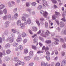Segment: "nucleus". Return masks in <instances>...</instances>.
I'll use <instances>...</instances> for the list:
<instances>
[{"mask_svg":"<svg viewBox=\"0 0 66 66\" xmlns=\"http://www.w3.org/2000/svg\"><path fill=\"white\" fill-rule=\"evenodd\" d=\"M39 39L41 40V41H42V42H44V39L43 38L39 37Z\"/></svg>","mask_w":66,"mask_h":66,"instance_id":"nucleus-41","label":"nucleus"},{"mask_svg":"<svg viewBox=\"0 0 66 66\" xmlns=\"http://www.w3.org/2000/svg\"><path fill=\"white\" fill-rule=\"evenodd\" d=\"M17 9L15 8L13 10V12L14 13H16L17 12Z\"/></svg>","mask_w":66,"mask_h":66,"instance_id":"nucleus-45","label":"nucleus"},{"mask_svg":"<svg viewBox=\"0 0 66 66\" xmlns=\"http://www.w3.org/2000/svg\"><path fill=\"white\" fill-rule=\"evenodd\" d=\"M5 7V5L3 4L0 5V10H3Z\"/></svg>","mask_w":66,"mask_h":66,"instance_id":"nucleus-13","label":"nucleus"},{"mask_svg":"<svg viewBox=\"0 0 66 66\" xmlns=\"http://www.w3.org/2000/svg\"><path fill=\"white\" fill-rule=\"evenodd\" d=\"M61 20L64 22H65V21H66V20H65V17H64V18L61 19Z\"/></svg>","mask_w":66,"mask_h":66,"instance_id":"nucleus-57","label":"nucleus"},{"mask_svg":"<svg viewBox=\"0 0 66 66\" xmlns=\"http://www.w3.org/2000/svg\"><path fill=\"white\" fill-rule=\"evenodd\" d=\"M55 13L57 15H59L60 16V13L57 12H55Z\"/></svg>","mask_w":66,"mask_h":66,"instance_id":"nucleus-56","label":"nucleus"},{"mask_svg":"<svg viewBox=\"0 0 66 66\" xmlns=\"http://www.w3.org/2000/svg\"><path fill=\"white\" fill-rule=\"evenodd\" d=\"M55 54H56V55H57V54H58V52H57V50H55Z\"/></svg>","mask_w":66,"mask_h":66,"instance_id":"nucleus-55","label":"nucleus"},{"mask_svg":"<svg viewBox=\"0 0 66 66\" xmlns=\"http://www.w3.org/2000/svg\"><path fill=\"white\" fill-rule=\"evenodd\" d=\"M5 27L6 28H7L9 26V24H10V22L9 21H7L5 22Z\"/></svg>","mask_w":66,"mask_h":66,"instance_id":"nucleus-8","label":"nucleus"},{"mask_svg":"<svg viewBox=\"0 0 66 66\" xmlns=\"http://www.w3.org/2000/svg\"><path fill=\"white\" fill-rule=\"evenodd\" d=\"M45 27L46 28H47L48 27V23L47 21L45 22Z\"/></svg>","mask_w":66,"mask_h":66,"instance_id":"nucleus-18","label":"nucleus"},{"mask_svg":"<svg viewBox=\"0 0 66 66\" xmlns=\"http://www.w3.org/2000/svg\"><path fill=\"white\" fill-rule=\"evenodd\" d=\"M26 33H25L24 32H23L22 33V36L23 37H25L26 36Z\"/></svg>","mask_w":66,"mask_h":66,"instance_id":"nucleus-33","label":"nucleus"},{"mask_svg":"<svg viewBox=\"0 0 66 66\" xmlns=\"http://www.w3.org/2000/svg\"><path fill=\"white\" fill-rule=\"evenodd\" d=\"M8 20H9V21H11V20H12V18H11V14H9L8 15Z\"/></svg>","mask_w":66,"mask_h":66,"instance_id":"nucleus-16","label":"nucleus"},{"mask_svg":"<svg viewBox=\"0 0 66 66\" xmlns=\"http://www.w3.org/2000/svg\"><path fill=\"white\" fill-rule=\"evenodd\" d=\"M24 59L26 61H29L31 59V58L29 56L25 57Z\"/></svg>","mask_w":66,"mask_h":66,"instance_id":"nucleus-12","label":"nucleus"},{"mask_svg":"<svg viewBox=\"0 0 66 66\" xmlns=\"http://www.w3.org/2000/svg\"><path fill=\"white\" fill-rule=\"evenodd\" d=\"M66 44H64L62 46V47H63V48H66Z\"/></svg>","mask_w":66,"mask_h":66,"instance_id":"nucleus-63","label":"nucleus"},{"mask_svg":"<svg viewBox=\"0 0 66 66\" xmlns=\"http://www.w3.org/2000/svg\"><path fill=\"white\" fill-rule=\"evenodd\" d=\"M16 23L18 26H21V20H18L17 21Z\"/></svg>","mask_w":66,"mask_h":66,"instance_id":"nucleus-6","label":"nucleus"},{"mask_svg":"<svg viewBox=\"0 0 66 66\" xmlns=\"http://www.w3.org/2000/svg\"><path fill=\"white\" fill-rule=\"evenodd\" d=\"M2 43V38L0 37V43Z\"/></svg>","mask_w":66,"mask_h":66,"instance_id":"nucleus-61","label":"nucleus"},{"mask_svg":"<svg viewBox=\"0 0 66 66\" xmlns=\"http://www.w3.org/2000/svg\"><path fill=\"white\" fill-rule=\"evenodd\" d=\"M32 30L34 31H37V28L36 27H33L32 28Z\"/></svg>","mask_w":66,"mask_h":66,"instance_id":"nucleus-17","label":"nucleus"},{"mask_svg":"<svg viewBox=\"0 0 66 66\" xmlns=\"http://www.w3.org/2000/svg\"><path fill=\"white\" fill-rule=\"evenodd\" d=\"M3 14V11L1 10H0V15H2Z\"/></svg>","mask_w":66,"mask_h":66,"instance_id":"nucleus-59","label":"nucleus"},{"mask_svg":"<svg viewBox=\"0 0 66 66\" xmlns=\"http://www.w3.org/2000/svg\"><path fill=\"white\" fill-rule=\"evenodd\" d=\"M49 50V47H46L45 48V52H48V51Z\"/></svg>","mask_w":66,"mask_h":66,"instance_id":"nucleus-31","label":"nucleus"},{"mask_svg":"<svg viewBox=\"0 0 66 66\" xmlns=\"http://www.w3.org/2000/svg\"><path fill=\"white\" fill-rule=\"evenodd\" d=\"M24 15L26 17H28L29 16H30V15H29L28 14H24Z\"/></svg>","mask_w":66,"mask_h":66,"instance_id":"nucleus-53","label":"nucleus"},{"mask_svg":"<svg viewBox=\"0 0 66 66\" xmlns=\"http://www.w3.org/2000/svg\"><path fill=\"white\" fill-rule=\"evenodd\" d=\"M29 31L30 34H33V32H32V31H31L30 30H29Z\"/></svg>","mask_w":66,"mask_h":66,"instance_id":"nucleus-64","label":"nucleus"},{"mask_svg":"<svg viewBox=\"0 0 66 66\" xmlns=\"http://www.w3.org/2000/svg\"><path fill=\"white\" fill-rule=\"evenodd\" d=\"M24 52L25 53H28V49H26L24 50Z\"/></svg>","mask_w":66,"mask_h":66,"instance_id":"nucleus-44","label":"nucleus"},{"mask_svg":"<svg viewBox=\"0 0 66 66\" xmlns=\"http://www.w3.org/2000/svg\"><path fill=\"white\" fill-rule=\"evenodd\" d=\"M36 22L38 26H40V23L37 20L36 21Z\"/></svg>","mask_w":66,"mask_h":66,"instance_id":"nucleus-37","label":"nucleus"},{"mask_svg":"<svg viewBox=\"0 0 66 66\" xmlns=\"http://www.w3.org/2000/svg\"><path fill=\"white\" fill-rule=\"evenodd\" d=\"M37 4V3L35 2H32L31 3V5L33 6H34Z\"/></svg>","mask_w":66,"mask_h":66,"instance_id":"nucleus-32","label":"nucleus"},{"mask_svg":"<svg viewBox=\"0 0 66 66\" xmlns=\"http://www.w3.org/2000/svg\"><path fill=\"white\" fill-rule=\"evenodd\" d=\"M44 66H51L50 65V64H48V63H46L44 65Z\"/></svg>","mask_w":66,"mask_h":66,"instance_id":"nucleus-50","label":"nucleus"},{"mask_svg":"<svg viewBox=\"0 0 66 66\" xmlns=\"http://www.w3.org/2000/svg\"><path fill=\"white\" fill-rule=\"evenodd\" d=\"M10 60V58L8 56L5 57L4 58V62H5L6 61H9Z\"/></svg>","mask_w":66,"mask_h":66,"instance_id":"nucleus-5","label":"nucleus"},{"mask_svg":"<svg viewBox=\"0 0 66 66\" xmlns=\"http://www.w3.org/2000/svg\"><path fill=\"white\" fill-rule=\"evenodd\" d=\"M46 55H47V56L46 57V59L47 61H50V57H49V56L50 55V52H46Z\"/></svg>","mask_w":66,"mask_h":66,"instance_id":"nucleus-3","label":"nucleus"},{"mask_svg":"<svg viewBox=\"0 0 66 66\" xmlns=\"http://www.w3.org/2000/svg\"><path fill=\"white\" fill-rule=\"evenodd\" d=\"M40 20L41 21H44V19L43 18H40Z\"/></svg>","mask_w":66,"mask_h":66,"instance_id":"nucleus-52","label":"nucleus"},{"mask_svg":"<svg viewBox=\"0 0 66 66\" xmlns=\"http://www.w3.org/2000/svg\"><path fill=\"white\" fill-rule=\"evenodd\" d=\"M4 33L5 35H7L8 34V33H9V31L8 30L5 31L4 32Z\"/></svg>","mask_w":66,"mask_h":66,"instance_id":"nucleus-43","label":"nucleus"},{"mask_svg":"<svg viewBox=\"0 0 66 66\" xmlns=\"http://www.w3.org/2000/svg\"><path fill=\"white\" fill-rule=\"evenodd\" d=\"M14 61L15 62H17L18 61V58L17 57H15L13 59Z\"/></svg>","mask_w":66,"mask_h":66,"instance_id":"nucleus-27","label":"nucleus"},{"mask_svg":"<svg viewBox=\"0 0 66 66\" xmlns=\"http://www.w3.org/2000/svg\"><path fill=\"white\" fill-rule=\"evenodd\" d=\"M17 17H18V14L17 13H15L13 17L14 18V19H16L17 18Z\"/></svg>","mask_w":66,"mask_h":66,"instance_id":"nucleus-24","label":"nucleus"},{"mask_svg":"<svg viewBox=\"0 0 66 66\" xmlns=\"http://www.w3.org/2000/svg\"><path fill=\"white\" fill-rule=\"evenodd\" d=\"M49 34H50V32L48 30H47L46 32H44V31H42V32L40 35L41 36L46 37L47 36H49Z\"/></svg>","mask_w":66,"mask_h":66,"instance_id":"nucleus-1","label":"nucleus"},{"mask_svg":"<svg viewBox=\"0 0 66 66\" xmlns=\"http://www.w3.org/2000/svg\"><path fill=\"white\" fill-rule=\"evenodd\" d=\"M26 6L27 7H29V6H30V4H29V3L28 2H27L26 3Z\"/></svg>","mask_w":66,"mask_h":66,"instance_id":"nucleus-42","label":"nucleus"},{"mask_svg":"<svg viewBox=\"0 0 66 66\" xmlns=\"http://www.w3.org/2000/svg\"><path fill=\"white\" fill-rule=\"evenodd\" d=\"M32 48L33 49H34V50H36V49L37 48L34 45H32Z\"/></svg>","mask_w":66,"mask_h":66,"instance_id":"nucleus-34","label":"nucleus"},{"mask_svg":"<svg viewBox=\"0 0 66 66\" xmlns=\"http://www.w3.org/2000/svg\"><path fill=\"white\" fill-rule=\"evenodd\" d=\"M12 32L14 33H17V30L14 29H12Z\"/></svg>","mask_w":66,"mask_h":66,"instance_id":"nucleus-29","label":"nucleus"},{"mask_svg":"<svg viewBox=\"0 0 66 66\" xmlns=\"http://www.w3.org/2000/svg\"><path fill=\"white\" fill-rule=\"evenodd\" d=\"M55 21L56 23H57L58 24H60L59 21V20H55Z\"/></svg>","mask_w":66,"mask_h":66,"instance_id":"nucleus-51","label":"nucleus"},{"mask_svg":"<svg viewBox=\"0 0 66 66\" xmlns=\"http://www.w3.org/2000/svg\"><path fill=\"white\" fill-rule=\"evenodd\" d=\"M16 41L18 43L20 42L21 41H22V38L21 37L18 38L16 39Z\"/></svg>","mask_w":66,"mask_h":66,"instance_id":"nucleus-15","label":"nucleus"},{"mask_svg":"<svg viewBox=\"0 0 66 66\" xmlns=\"http://www.w3.org/2000/svg\"><path fill=\"white\" fill-rule=\"evenodd\" d=\"M18 48L20 50H21L23 49V46L21 45H20L18 46Z\"/></svg>","mask_w":66,"mask_h":66,"instance_id":"nucleus-21","label":"nucleus"},{"mask_svg":"<svg viewBox=\"0 0 66 66\" xmlns=\"http://www.w3.org/2000/svg\"><path fill=\"white\" fill-rule=\"evenodd\" d=\"M7 40H9L10 43H12L14 40V39L12 37H10V38H8Z\"/></svg>","mask_w":66,"mask_h":66,"instance_id":"nucleus-9","label":"nucleus"},{"mask_svg":"<svg viewBox=\"0 0 66 66\" xmlns=\"http://www.w3.org/2000/svg\"><path fill=\"white\" fill-rule=\"evenodd\" d=\"M3 55H6V53H5V51L4 50L3 51Z\"/></svg>","mask_w":66,"mask_h":66,"instance_id":"nucleus-46","label":"nucleus"},{"mask_svg":"<svg viewBox=\"0 0 66 66\" xmlns=\"http://www.w3.org/2000/svg\"><path fill=\"white\" fill-rule=\"evenodd\" d=\"M29 55L30 56L31 55L32 56H33V52L30 51L29 53Z\"/></svg>","mask_w":66,"mask_h":66,"instance_id":"nucleus-36","label":"nucleus"},{"mask_svg":"<svg viewBox=\"0 0 66 66\" xmlns=\"http://www.w3.org/2000/svg\"><path fill=\"white\" fill-rule=\"evenodd\" d=\"M60 40L61 42H62L63 43H64V39H63L61 38L60 39Z\"/></svg>","mask_w":66,"mask_h":66,"instance_id":"nucleus-62","label":"nucleus"},{"mask_svg":"<svg viewBox=\"0 0 66 66\" xmlns=\"http://www.w3.org/2000/svg\"><path fill=\"white\" fill-rule=\"evenodd\" d=\"M8 4L9 7H13V5H12L11 4V2H8Z\"/></svg>","mask_w":66,"mask_h":66,"instance_id":"nucleus-35","label":"nucleus"},{"mask_svg":"<svg viewBox=\"0 0 66 66\" xmlns=\"http://www.w3.org/2000/svg\"><path fill=\"white\" fill-rule=\"evenodd\" d=\"M44 51H38L37 52V53H43Z\"/></svg>","mask_w":66,"mask_h":66,"instance_id":"nucleus-49","label":"nucleus"},{"mask_svg":"<svg viewBox=\"0 0 66 66\" xmlns=\"http://www.w3.org/2000/svg\"><path fill=\"white\" fill-rule=\"evenodd\" d=\"M28 41V40L27 39H25L23 40V43L24 44H26V43Z\"/></svg>","mask_w":66,"mask_h":66,"instance_id":"nucleus-38","label":"nucleus"},{"mask_svg":"<svg viewBox=\"0 0 66 66\" xmlns=\"http://www.w3.org/2000/svg\"><path fill=\"white\" fill-rule=\"evenodd\" d=\"M42 9V6L41 5H39L37 7V8L38 10H40Z\"/></svg>","mask_w":66,"mask_h":66,"instance_id":"nucleus-23","label":"nucleus"},{"mask_svg":"<svg viewBox=\"0 0 66 66\" xmlns=\"http://www.w3.org/2000/svg\"><path fill=\"white\" fill-rule=\"evenodd\" d=\"M52 19L53 20H54V19H55V15H54L52 16Z\"/></svg>","mask_w":66,"mask_h":66,"instance_id":"nucleus-58","label":"nucleus"},{"mask_svg":"<svg viewBox=\"0 0 66 66\" xmlns=\"http://www.w3.org/2000/svg\"><path fill=\"white\" fill-rule=\"evenodd\" d=\"M6 53L7 54H9L11 53V50H7L6 51Z\"/></svg>","mask_w":66,"mask_h":66,"instance_id":"nucleus-28","label":"nucleus"},{"mask_svg":"<svg viewBox=\"0 0 66 66\" xmlns=\"http://www.w3.org/2000/svg\"><path fill=\"white\" fill-rule=\"evenodd\" d=\"M3 18L4 20H6L7 19V15H5L3 16Z\"/></svg>","mask_w":66,"mask_h":66,"instance_id":"nucleus-25","label":"nucleus"},{"mask_svg":"<svg viewBox=\"0 0 66 66\" xmlns=\"http://www.w3.org/2000/svg\"><path fill=\"white\" fill-rule=\"evenodd\" d=\"M10 47H11V45L9 43L6 44L5 46V48H7V49H9Z\"/></svg>","mask_w":66,"mask_h":66,"instance_id":"nucleus-11","label":"nucleus"},{"mask_svg":"<svg viewBox=\"0 0 66 66\" xmlns=\"http://www.w3.org/2000/svg\"><path fill=\"white\" fill-rule=\"evenodd\" d=\"M21 29H24L25 28V25H24V24L23 23H22L21 25Z\"/></svg>","mask_w":66,"mask_h":66,"instance_id":"nucleus-26","label":"nucleus"},{"mask_svg":"<svg viewBox=\"0 0 66 66\" xmlns=\"http://www.w3.org/2000/svg\"><path fill=\"white\" fill-rule=\"evenodd\" d=\"M51 1L53 3H56L57 1L56 0H51Z\"/></svg>","mask_w":66,"mask_h":66,"instance_id":"nucleus-40","label":"nucleus"},{"mask_svg":"<svg viewBox=\"0 0 66 66\" xmlns=\"http://www.w3.org/2000/svg\"><path fill=\"white\" fill-rule=\"evenodd\" d=\"M42 2H43V3H44V4H43V5L44 6V7H45V8H46V6H45V5H47V2L45 0H42Z\"/></svg>","mask_w":66,"mask_h":66,"instance_id":"nucleus-7","label":"nucleus"},{"mask_svg":"<svg viewBox=\"0 0 66 66\" xmlns=\"http://www.w3.org/2000/svg\"><path fill=\"white\" fill-rule=\"evenodd\" d=\"M45 62H42L41 63V66H45Z\"/></svg>","mask_w":66,"mask_h":66,"instance_id":"nucleus-48","label":"nucleus"},{"mask_svg":"<svg viewBox=\"0 0 66 66\" xmlns=\"http://www.w3.org/2000/svg\"><path fill=\"white\" fill-rule=\"evenodd\" d=\"M21 18L22 20H23V21H24V23L26 22V21H27V19H26V17L24 16H22V17Z\"/></svg>","mask_w":66,"mask_h":66,"instance_id":"nucleus-14","label":"nucleus"},{"mask_svg":"<svg viewBox=\"0 0 66 66\" xmlns=\"http://www.w3.org/2000/svg\"><path fill=\"white\" fill-rule=\"evenodd\" d=\"M3 12L5 14H7V9L5 8L3 10Z\"/></svg>","mask_w":66,"mask_h":66,"instance_id":"nucleus-20","label":"nucleus"},{"mask_svg":"<svg viewBox=\"0 0 66 66\" xmlns=\"http://www.w3.org/2000/svg\"><path fill=\"white\" fill-rule=\"evenodd\" d=\"M45 43L47 44H50L51 43V40H47L45 41Z\"/></svg>","mask_w":66,"mask_h":66,"instance_id":"nucleus-30","label":"nucleus"},{"mask_svg":"<svg viewBox=\"0 0 66 66\" xmlns=\"http://www.w3.org/2000/svg\"><path fill=\"white\" fill-rule=\"evenodd\" d=\"M40 13L41 14H43V16L45 18H46L47 16L48 15V13L46 12H44L43 10H41L40 11Z\"/></svg>","mask_w":66,"mask_h":66,"instance_id":"nucleus-2","label":"nucleus"},{"mask_svg":"<svg viewBox=\"0 0 66 66\" xmlns=\"http://www.w3.org/2000/svg\"><path fill=\"white\" fill-rule=\"evenodd\" d=\"M66 64V60H63L62 62V63L61 66H63L65 65Z\"/></svg>","mask_w":66,"mask_h":66,"instance_id":"nucleus-19","label":"nucleus"},{"mask_svg":"<svg viewBox=\"0 0 66 66\" xmlns=\"http://www.w3.org/2000/svg\"><path fill=\"white\" fill-rule=\"evenodd\" d=\"M34 64V63L33 62L30 63H29V66H33Z\"/></svg>","mask_w":66,"mask_h":66,"instance_id":"nucleus-60","label":"nucleus"},{"mask_svg":"<svg viewBox=\"0 0 66 66\" xmlns=\"http://www.w3.org/2000/svg\"><path fill=\"white\" fill-rule=\"evenodd\" d=\"M60 26L61 27H63L64 26V24L63 22H61L60 23Z\"/></svg>","mask_w":66,"mask_h":66,"instance_id":"nucleus-22","label":"nucleus"},{"mask_svg":"<svg viewBox=\"0 0 66 66\" xmlns=\"http://www.w3.org/2000/svg\"><path fill=\"white\" fill-rule=\"evenodd\" d=\"M31 23V19L29 18L27 19V22L26 21L25 22V24L26 25L27 24H30Z\"/></svg>","mask_w":66,"mask_h":66,"instance_id":"nucleus-4","label":"nucleus"},{"mask_svg":"<svg viewBox=\"0 0 66 66\" xmlns=\"http://www.w3.org/2000/svg\"><path fill=\"white\" fill-rule=\"evenodd\" d=\"M38 38L37 37H35V38L33 40V43H36L37 42V40H38Z\"/></svg>","mask_w":66,"mask_h":66,"instance_id":"nucleus-10","label":"nucleus"},{"mask_svg":"<svg viewBox=\"0 0 66 66\" xmlns=\"http://www.w3.org/2000/svg\"><path fill=\"white\" fill-rule=\"evenodd\" d=\"M60 66V63H57L56 64L55 66Z\"/></svg>","mask_w":66,"mask_h":66,"instance_id":"nucleus-54","label":"nucleus"},{"mask_svg":"<svg viewBox=\"0 0 66 66\" xmlns=\"http://www.w3.org/2000/svg\"><path fill=\"white\" fill-rule=\"evenodd\" d=\"M22 62L20 61H19L17 62V64L19 65H21Z\"/></svg>","mask_w":66,"mask_h":66,"instance_id":"nucleus-39","label":"nucleus"},{"mask_svg":"<svg viewBox=\"0 0 66 66\" xmlns=\"http://www.w3.org/2000/svg\"><path fill=\"white\" fill-rule=\"evenodd\" d=\"M18 45V44L16 43H14L12 45L14 47H15L16 46V45Z\"/></svg>","mask_w":66,"mask_h":66,"instance_id":"nucleus-47","label":"nucleus"}]
</instances>
